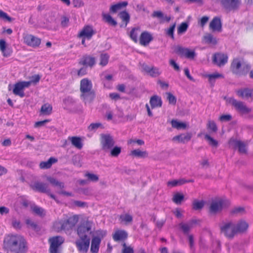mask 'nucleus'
<instances>
[{
  "mask_svg": "<svg viewBox=\"0 0 253 253\" xmlns=\"http://www.w3.org/2000/svg\"><path fill=\"white\" fill-rule=\"evenodd\" d=\"M209 28L213 32H221L222 30L221 19L218 17H214L211 21L209 25Z\"/></svg>",
  "mask_w": 253,
  "mask_h": 253,
  "instance_id": "a211bd4d",
  "label": "nucleus"
},
{
  "mask_svg": "<svg viewBox=\"0 0 253 253\" xmlns=\"http://www.w3.org/2000/svg\"><path fill=\"white\" fill-rule=\"evenodd\" d=\"M242 64L241 61L238 58H235L233 60L231 64V70L232 72L238 76L246 75L251 68L250 65L247 64L244 66L241 70Z\"/></svg>",
  "mask_w": 253,
  "mask_h": 253,
  "instance_id": "20e7f679",
  "label": "nucleus"
},
{
  "mask_svg": "<svg viewBox=\"0 0 253 253\" xmlns=\"http://www.w3.org/2000/svg\"><path fill=\"white\" fill-rule=\"evenodd\" d=\"M92 226L93 222L85 218L77 227L76 231L79 239L76 240L75 245L80 252L86 253L88 250Z\"/></svg>",
  "mask_w": 253,
  "mask_h": 253,
  "instance_id": "f257e3e1",
  "label": "nucleus"
},
{
  "mask_svg": "<svg viewBox=\"0 0 253 253\" xmlns=\"http://www.w3.org/2000/svg\"><path fill=\"white\" fill-rule=\"evenodd\" d=\"M4 246L13 253H26L28 247L24 237L18 234H9L3 240Z\"/></svg>",
  "mask_w": 253,
  "mask_h": 253,
  "instance_id": "f03ea898",
  "label": "nucleus"
},
{
  "mask_svg": "<svg viewBox=\"0 0 253 253\" xmlns=\"http://www.w3.org/2000/svg\"><path fill=\"white\" fill-rule=\"evenodd\" d=\"M176 23H174L172 25L170 26V27L168 29H165V33L166 34L170 37L172 39H174V31L175 28Z\"/></svg>",
  "mask_w": 253,
  "mask_h": 253,
  "instance_id": "09e8293b",
  "label": "nucleus"
},
{
  "mask_svg": "<svg viewBox=\"0 0 253 253\" xmlns=\"http://www.w3.org/2000/svg\"><path fill=\"white\" fill-rule=\"evenodd\" d=\"M220 229L225 236L229 239H232L235 235L234 223L231 221L223 222L220 225Z\"/></svg>",
  "mask_w": 253,
  "mask_h": 253,
  "instance_id": "1a4fd4ad",
  "label": "nucleus"
},
{
  "mask_svg": "<svg viewBox=\"0 0 253 253\" xmlns=\"http://www.w3.org/2000/svg\"><path fill=\"white\" fill-rule=\"evenodd\" d=\"M226 101L234 106L236 111L242 115L248 114L252 111V109L248 108L244 102L238 101L233 97L227 98Z\"/></svg>",
  "mask_w": 253,
  "mask_h": 253,
  "instance_id": "0eeeda50",
  "label": "nucleus"
},
{
  "mask_svg": "<svg viewBox=\"0 0 253 253\" xmlns=\"http://www.w3.org/2000/svg\"><path fill=\"white\" fill-rule=\"evenodd\" d=\"M228 61V56L226 54L216 53L212 57V62L219 67L224 66Z\"/></svg>",
  "mask_w": 253,
  "mask_h": 253,
  "instance_id": "2eb2a0df",
  "label": "nucleus"
},
{
  "mask_svg": "<svg viewBox=\"0 0 253 253\" xmlns=\"http://www.w3.org/2000/svg\"><path fill=\"white\" fill-rule=\"evenodd\" d=\"M235 235L245 233L248 228V223L244 220H240L236 223H234Z\"/></svg>",
  "mask_w": 253,
  "mask_h": 253,
  "instance_id": "f3484780",
  "label": "nucleus"
},
{
  "mask_svg": "<svg viewBox=\"0 0 253 253\" xmlns=\"http://www.w3.org/2000/svg\"><path fill=\"white\" fill-rule=\"evenodd\" d=\"M25 223L28 227L31 228L35 230L38 231L40 229L37 224L29 218L26 219Z\"/></svg>",
  "mask_w": 253,
  "mask_h": 253,
  "instance_id": "8fccbe9b",
  "label": "nucleus"
},
{
  "mask_svg": "<svg viewBox=\"0 0 253 253\" xmlns=\"http://www.w3.org/2000/svg\"><path fill=\"white\" fill-rule=\"evenodd\" d=\"M92 88V84L90 80L84 78L81 81V96L85 103L90 102L95 97V92Z\"/></svg>",
  "mask_w": 253,
  "mask_h": 253,
  "instance_id": "7ed1b4c3",
  "label": "nucleus"
},
{
  "mask_svg": "<svg viewBox=\"0 0 253 253\" xmlns=\"http://www.w3.org/2000/svg\"><path fill=\"white\" fill-rule=\"evenodd\" d=\"M64 242V238L60 236L50 237L48 239L49 253H61L60 247Z\"/></svg>",
  "mask_w": 253,
  "mask_h": 253,
  "instance_id": "423d86ee",
  "label": "nucleus"
},
{
  "mask_svg": "<svg viewBox=\"0 0 253 253\" xmlns=\"http://www.w3.org/2000/svg\"><path fill=\"white\" fill-rule=\"evenodd\" d=\"M130 155L135 157L141 158H144L148 157V153L147 151H142L139 149H135L131 151Z\"/></svg>",
  "mask_w": 253,
  "mask_h": 253,
  "instance_id": "7c9ffc66",
  "label": "nucleus"
},
{
  "mask_svg": "<svg viewBox=\"0 0 253 253\" xmlns=\"http://www.w3.org/2000/svg\"><path fill=\"white\" fill-rule=\"evenodd\" d=\"M98 128H103L104 126H103L102 124L100 123H91L88 126V130L89 131H95Z\"/></svg>",
  "mask_w": 253,
  "mask_h": 253,
  "instance_id": "864d4df0",
  "label": "nucleus"
},
{
  "mask_svg": "<svg viewBox=\"0 0 253 253\" xmlns=\"http://www.w3.org/2000/svg\"><path fill=\"white\" fill-rule=\"evenodd\" d=\"M47 180L48 182H49L52 185L58 187L60 189H63L64 187V183L62 182H60L58 181L56 179L51 177H47Z\"/></svg>",
  "mask_w": 253,
  "mask_h": 253,
  "instance_id": "c03bdc74",
  "label": "nucleus"
},
{
  "mask_svg": "<svg viewBox=\"0 0 253 253\" xmlns=\"http://www.w3.org/2000/svg\"><path fill=\"white\" fill-rule=\"evenodd\" d=\"M235 146L238 148L240 153L245 154L247 153L245 144L241 141L234 140Z\"/></svg>",
  "mask_w": 253,
  "mask_h": 253,
  "instance_id": "4c0bfd02",
  "label": "nucleus"
},
{
  "mask_svg": "<svg viewBox=\"0 0 253 253\" xmlns=\"http://www.w3.org/2000/svg\"><path fill=\"white\" fill-rule=\"evenodd\" d=\"M69 23V19L66 16H63L61 18V25L63 27L68 26Z\"/></svg>",
  "mask_w": 253,
  "mask_h": 253,
  "instance_id": "69168bd1",
  "label": "nucleus"
},
{
  "mask_svg": "<svg viewBox=\"0 0 253 253\" xmlns=\"http://www.w3.org/2000/svg\"><path fill=\"white\" fill-rule=\"evenodd\" d=\"M96 235L93 236L91 242L90 252L92 253H97L101 239L105 235V233L102 231H98Z\"/></svg>",
  "mask_w": 253,
  "mask_h": 253,
  "instance_id": "9d476101",
  "label": "nucleus"
},
{
  "mask_svg": "<svg viewBox=\"0 0 253 253\" xmlns=\"http://www.w3.org/2000/svg\"><path fill=\"white\" fill-rule=\"evenodd\" d=\"M179 227L185 235H188L190 229L192 228L188 223H180L179 224Z\"/></svg>",
  "mask_w": 253,
  "mask_h": 253,
  "instance_id": "a19ab883",
  "label": "nucleus"
},
{
  "mask_svg": "<svg viewBox=\"0 0 253 253\" xmlns=\"http://www.w3.org/2000/svg\"><path fill=\"white\" fill-rule=\"evenodd\" d=\"M153 40L152 35L148 32L145 31L141 33L139 39V43L143 46L147 45Z\"/></svg>",
  "mask_w": 253,
  "mask_h": 253,
  "instance_id": "412c9836",
  "label": "nucleus"
},
{
  "mask_svg": "<svg viewBox=\"0 0 253 253\" xmlns=\"http://www.w3.org/2000/svg\"><path fill=\"white\" fill-rule=\"evenodd\" d=\"M167 98L170 104L175 105L176 103V97L170 92H167Z\"/></svg>",
  "mask_w": 253,
  "mask_h": 253,
  "instance_id": "6e6d98bb",
  "label": "nucleus"
},
{
  "mask_svg": "<svg viewBox=\"0 0 253 253\" xmlns=\"http://www.w3.org/2000/svg\"><path fill=\"white\" fill-rule=\"evenodd\" d=\"M95 34V32L91 26L85 25L78 33V37H84L89 40Z\"/></svg>",
  "mask_w": 253,
  "mask_h": 253,
  "instance_id": "4468645a",
  "label": "nucleus"
},
{
  "mask_svg": "<svg viewBox=\"0 0 253 253\" xmlns=\"http://www.w3.org/2000/svg\"><path fill=\"white\" fill-rule=\"evenodd\" d=\"M192 134L190 132L182 133L180 135H176L172 138L173 141H177L178 142L185 143L191 139Z\"/></svg>",
  "mask_w": 253,
  "mask_h": 253,
  "instance_id": "5701e85b",
  "label": "nucleus"
},
{
  "mask_svg": "<svg viewBox=\"0 0 253 253\" xmlns=\"http://www.w3.org/2000/svg\"><path fill=\"white\" fill-rule=\"evenodd\" d=\"M188 24L186 22H182L177 28V33L178 34L184 33L187 30Z\"/></svg>",
  "mask_w": 253,
  "mask_h": 253,
  "instance_id": "603ef678",
  "label": "nucleus"
},
{
  "mask_svg": "<svg viewBox=\"0 0 253 253\" xmlns=\"http://www.w3.org/2000/svg\"><path fill=\"white\" fill-rule=\"evenodd\" d=\"M23 40L25 43L32 47H39L41 43V39L30 34L25 35Z\"/></svg>",
  "mask_w": 253,
  "mask_h": 253,
  "instance_id": "ddd939ff",
  "label": "nucleus"
},
{
  "mask_svg": "<svg viewBox=\"0 0 253 253\" xmlns=\"http://www.w3.org/2000/svg\"><path fill=\"white\" fill-rule=\"evenodd\" d=\"M73 205L77 207L84 208L87 206V203L80 201H74Z\"/></svg>",
  "mask_w": 253,
  "mask_h": 253,
  "instance_id": "e2e57ef3",
  "label": "nucleus"
},
{
  "mask_svg": "<svg viewBox=\"0 0 253 253\" xmlns=\"http://www.w3.org/2000/svg\"><path fill=\"white\" fill-rule=\"evenodd\" d=\"M186 180L184 179H181L179 180H173L171 181H169L167 182L168 186L172 187L177 186H180L186 183Z\"/></svg>",
  "mask_w": 253,
  "mask_h": 253,
  "instance_id": "c9c22d12",
  "label": "nucleus"
},
{
  "mask_svg": "<svg viewBox=\"0 0 253 253\" xmlns=\"http://www.w3.org/2000/svg\"><path fill=\"white\" fill-rule=\"evenodd\" d=\"M57 162V160L53 157H50L47 161L41 162L40 167L42 169H47L50 168L53 164Z\"/></svg>",
  "mask_w": 253,
  "mask_h": 253,
  "instance_id": "cd10ccee",
  "label": "nucleus"
},
{
  "mask_svg": "<svg viewBox=\"0 0 253 253\" xmlns=\"http://www.w3.org/2000/svg\"><path fill=\"white\" fill-rule=\"evenodd\" d=\"M30 186L34 191L41 193H47L50 191L46 184L39 181L35 182Z\"/></svg>",
  "mask_w": 253,
  "mask_h": 253,
  "instance_id": "dca6fc26",
  "label": "nucleus"
},
{
  "mask_svg": "<svg viewBox=\"0 0 253 253\" xmlns=\"http://www.w3.org/2000/svg\"><path fill=\"white\" fill-rule=\"evenodd\" d=\"M171 124L173 128L177 129H184L187 127V124L185 123L178 122L176 120H172Z\"/></svg>",
  "mask_w": 253,
  "mask_h": 253,
  "instance_id": "2f4dec72",
  "label": "nucleus"
},
{
  "mask_svg": "<svg viewBox=\"0 0 253 253\" xmlns=\"http://www.w3.org/2000/svg\"><path fill=\"white\" fill-rule=\"evenodd\" d=\"M208 77L210 82H212V80H214L216 79L222 78L223 77V75L220 74L216 73L212 74H209L207 76Z\"/></svg>",
  "mask_w": 253,
  "mask_h": 253,
  "instance_id": "680f3d73",
  "label": "nucleus"
},
{
  "mask_svg": "<svg viewBox=\"0 0 253 253\" xmlns=\"http://www.w3.org/2000/svg\"><path fill=\"white\" fill-rule=\"evenodd\" d=\"M122 253H134V251L132 248L128 247L126 243H124Z\"/></svg>",
  "mask_w": 253,
  "mask_h": 253,
  "instance_id": "052dcab7",
  "label": "nucleus"
},
{
  "mask_svg": "<svg viewBox=\"0 0 253 253\" xmlns=\"http://www.w3.org/2000/svg\"><path fill=\"white\" fill-rule=\"evenodd\" d=\"M203 40L205 42L208 44L216 45L217 43V41L216 38L210 33L206 34L203 37Z\"/></svg>",
  "mask_w": 253,
  "mask_h": 253,
  "instance_id": "c756f323",
  "label": "nucleus"
},
{
  "mask_svg": "<svg viewBox=\"0 0 253 253\" xmlns=\"http://www.w3.org/2000/svg\"><path fill=\"white\" fill-rule=\"evenodd\" d=\"M6 44L5 41L3 40H0V50L3 54V56L4 57H8L10 56L11 52H7L6 51Z\"/></svg>",
  "mask_w": 253,
  "mask_h": 253,
  "instance_id": "ea45409f",
  "label": "nucleus"
},
{
  "mask_svg": "<svg viewBox=\"0 0 253 253\" xmlns=\"http://www.w3.org/2000/svg\"><path fill=\"white\" fill-rule=\"evenodd\" d=\"M32 210L36 214L43 217L45 214V211L43 209L38 206L35 205L32 207Z\"/></svg>",
  "mask_w": 253,
  "mask_h": 253,
  "instance_id": "58836bf2",
  "label": "nucleus"
},
{
  "mask_svg": "<svg viewBox=\"0 0 253 253\" xmlns=\"http://www.w3.org/2000/svg\"><path fill=\"white\" fill-rule=\"evenodd\" d=\"M0 19L9 22H11L12 20V19L8 16L6 12L1 10H0Z\"/></svg>",
  "mask_w": 253,
  "mask_h": 253,
  "instance_id": "13d9d810",
  "label": "nucleus"
},
{
  "mask_svg": "<svg viewBox=\"0 0 253 253\" xmlns=\"http://www.w3.org/2000/svg\"><path fill=\"white\" fill-rule=\"evenodd\" d=\"M87 179L92 182H97L99 180L98 176L94 173L86 172L84 175Z\"/></svg>",
  "mask_w": 253,
  "mask_h": 253,
  "instance_id": "3c124183",
  "label": "nucleus"
},
{
  "mask_svg": "<svg viewBox=\"0 0 253 253\" xmlns=\"http://www.w3.org/2000/svg\"><path fill=\"white\" fill-rule=\"evenodd\" d=\"M149 102L152 109L161 107L162 105V100L161 97L157 95L151 96Z\"/></svg>",
  "mask_w": 253,
  "mask_h": 253,
  "instance_id": "393cba45",
  "label": "nucleus"
},
{
  "mask_svg": "<svg viewBox=\"0 0 253 253\" xmlns=\"http://www.w3.org/2000/svg\"><path fill=\"white\" fill-rule=\"evenodd\" d=\"M101 143L104 150H109L111 148V136L109 135L102 134Z\"/></svg>",
  "mask_w": 253,
  "mask_h": 253,
  "instance_id": "b1692460",
  "label": "nucleus"
},
{
  "mask_svg": "<svg viewBox=\"0 0 253 253\" xmlns=\"http://www.w3.org/2000/svg\"><path fill=\"white\" fill-rule=\"evenodd\" d=\"M222 7L227 12L237 10L241 4L240 0H220Z\"/></svg>",
  "mask_w": 253,
  "mask_h": 253,
  "instance_id": "9b49d317",
  "label": "nucleus"
},
{
  "mask_svg": "<svg viewBox=\"0 0 253 253\" xmlns=\"http://www.w3.org/2000/svg\"><path fill=\"white\" fill-rule=\"evenodd\" d=\"M232 116L230 115H221L219 118V120L221 122H227L231 120Z\"/></svg>",
  "mask_w": 253,
  "mask_h": 253,
  "instance_id": "338daca9",
  "label": "nucleus"
},
{
  "mask_svg": "<svg viewBox=\"0 0 253 253\" xmlns=\"http://www.w3.org/2000/svg\"><path fill=\"white\" fill-rule=\"evenodd\" d=\"M109 55L106 53H102L100 55V61L99 64L102 66H106L109 61Z\"/></svg>",
  "mask_w": 253,
  "mask_h": 253,
  "instance_id": "de8ad7c7",
  "label": "nucleus"
},
{
  "mask_svg": "<svg viewBox=\"0 0 253 253\" xmlns=\"http://www.w3.org/2000/svg\"><path fill=\"white\" fill-rule=\"evenodd\" d=\"M95 58L89 55H84L79 62V64L85 67H92L95 64Z\"/></svg>",
  "mask_w": 253,
  "mask_h": 253,
  "instance_id": "6ab92c4d",
  "label": "nucleus"
},
{
  "mask_svg": "<svg viewBox=\"0 0 253 253\" xmlns=\"http://www.w3.org/2000/svg\"><path fill=\"white\" fill-rule=\"evenodd\" d=\"M101 78L104 86L109 88L111 81V74H107L106 72H104L101 75Z\"/></svg>",
  "mask_w": 253,
  "mask_h": 253,
  "instance_id": "e433bc0d",
  "label": "nucleus"
},
{
  "mask_svg": "<svg viewBox=\"0 0 253 253\" xmlns=\"http://www.w3.org/2000/svg\"><path fill=\"white\" fill-rule=\"evenodd\" d=\"M79 220V216L78 215H74L70 216L64 220H61L56 222L55 224V226H60L61 230H69L74 228L77 224Z\"/></svg>",
  "mask_w": 253,
  "mask_h": 253,
  "instance_id": "39448f33",
  "label": "nucleus"
},
{
  "mask_svg": "<svg viewBox=\"0 0 253 253\" xmlns=\"http://www.w3.org/2000/svg\"><path fill=\"white\" fill-rule=\"evenodd\" d=\"M120 220L121 222H124L125 224L127 225L132 222L133 217L129 214L126 213L120 215Z\"/></svg>",
  "mask_w": 253,
  "mask_h": 253,
  "instance_id": "72a5a7b5",
  "label": "nucleus"
},
{
  "mask_svg": "<svg viewBox=\"0 0 253 253\" xmlns=\"http://www.w3.org/2000/svg\"><path fill=\"white\" fill-rule=\"evenodd\" d=\"M152 77H158L160 75V73L157 68H154V67H151L150 71L147 74Z\"/></svg>",
  "mask_w": 253,
  "mask_h": 253,
  "instance_id": "bf43d9fd",
  "label": "nucleus"
},
{
  "mask_svg": "<svg viewBox=\"0 0 253 253\" xmlns=\"http://www.w3.org/2000/svg\"><path fill=\"white\" fill-rule=\"evenodd\" d=\"M140 30L139 28L135 27L132 28L130 32V38L135 42H137L138 41V32Z\"/></svg>",
  "mask_w": 253,
  "mask_h": 253,
  "instance_id": "37998d69",
  "label": "nucleus"
},
{
  "mask_svg": "<svg viewBox=\"0 0 253 253\" xmlns=\"http://www.w3.org/2000/svg\"><path fill=\"white\" fill-rule=\"evenodd\" d=\"M13 93L14 95L19 96L21 98L25 96L24 89L18 82L14 84Z\"/></svg>",
  "mask_w": 253,
  "mask_h": 253,
  "instance_id": "bb28decb",
  "label": "nucleus"
},
{
  "mask_svg": "<svg viewBox=\"0 0 253 253\" xmlns=\"http://www.w3.org/2000/svg\"><path fill=\"white\" fill-rule=\"evenodd\" d=\"M128 236L127 233L124 230H117L113 235V238L114 241H123L127 239Z\"/></svg>",
  "mask_w": 253,
  "mask_h": 253,
  "instance_id": "4be33fe9",
  "label": "nucleus"
},
{
  "mask_svg": "<svg viewBox=\"0 0 253 253\" xmlns=\"http://www.w3.org/2000/svg\"><path fill=\"white\" fill-rule=\"evenodd\" d=\"M175 52L181 56H184L189 59H193L196 56L194 50H191L188 48L183 47L179 45L175 47Z\"/></svg>",
  "mask_w": 253,
  "mask_h": 253,
  "instance_id": "f8f14e48",
  "label": "nucleus"
},
{
  "mask_svg": "<svg viewBox=\"0 0 253 253\" xmlns=\"http://www.w3.org/2000/svg\"><path fill=\"white\" fill-rule=\"evenodd\" d=\"M128 4V2L126 1L118 2L117 4L112 5V12H116L118 10L125 7Z\"/></svg>",
  "mask_w": 253,
  "mask_h": 253,
  "instance_id": "f704fd0d",
  "label": "nucleus"
},
{
  "mask_svg": "<svg viewBox=\"0 0 253 253\" xmlns=\"http://www.w3.org/2000/svg\"><path fill=\"white\" fill-rule=\"evenodd\" d=\"M152 16L162 19L164 18V14L160 11H154L152 14Z\"/></svg>",
  "mask_w": 253,
  "mask_h": 253,
  "instance_id": "774afa93",
  "label": "nucleus"
},
{
  "mask_svg": "<svg viewBox=\"0 0 253 253\" xmlns=\"http://www.w3.org/2000/svg\"><path fill=\"white\" fill-rule=\"evenodd\" d=\"M119 16L120 17V18L122 20V21L125 22V24H121L120 25V27H126L130 20V16L128 13L126 11H123L120 12V13L119 14Z\"/></svg>",
  "mask_w": 253,
  "mask_h": 253,
  "instance_id": "c85d7f7f",
  "label": "nucleus"
},
{
  "mask_svg": "<svg viewBox=\"0 0 253 253\" xmlns=\"http://www.w3.org/2000/svg\"><path fill=\"white\" fill-rule=\"evenodd\" d=\"M121 150V147L116 146L112 148V157H117L120 154Z\"/></svg>",
  "mask_w": 253,
  "mask_h": 253,
  "instance_id": "4d7b16f0",
  "label": "nucleus"
},
{
  "mask_svg": "<svg viewBox=\"0 0 253 253\" xmlns=\"http://www.w3.org/2000/svg\"><path fill=\"white\" fill-rule=\"evenodd\" d=\"M237 94L242 98L248 99L253 97V88L246 87L236 91Z\"/></svg>",
  "mask_w": 253,
  "mask_h": 253,
  "instance_id": "aec40b11",
  "label": "nucleus"
},
{
  "mask_svg": "<svg viewBox=\"0 0 253 253\" xmlns=\"http://www.w3.org/2000/svg\"><path fill=\"white\" fill-rule=\"evenodd\" d=\"M72 144L78 149L81 150L83 147L82 138L79 136H69L68 137Z\"/></svg>",
  "mask_w": 253,
  "mask_h": 253,
  "instance_id": "a878e982",
  "label": "nucleus"
},
{
  "mask_svg": "<svg viewBox=\"0 0 253 253\" xmlns=\"http://www.w3.org/2000/svg\"><path fill=\"white\" fill-rule=\"evenodd\" d=\"M229 202L222 199H217L212 201L209 207V212L211 214H216L220 212L223 208L228 206Z\"/></svg>",
  "mask_w": 253,
  "mask_h": 253,
  "instance_id": "6e6552de",
  "label": "nucleus"
},
{
  "mask_svg": "<svg viewBox=\"0 0 253 253\" xmlns=\"http://www.w3.org/2000/svg\"><path fill=\"white\" fill-rule=\"evenodd\" d=\"M207 128L208 129L210 130L211 132H216L217 131V127L215 123V122L213 121H209L208 123L207 124Z\"/></svg>",
  "mask_w": 253,
  "mask_h": 253,
  "instance_id": "5fc2aeb1",
  "label": "nucleus"
},
{
  "mask_svg": "<svg viewBox=\"0 0 253 253\" xmlns=\"http://www.w3.org/2000/svg\"><path fill=\"white\" fill-rule=\"evenodd\" d=\"M52 110V106L48 103H45L42 106L41 112L43 115H49L51 113Z\"/></svg>",
  "mask_w": 253,
  "mask_h": 253,
  "instance_id": "473e14b6",
  "label": "nucleus"
},
{
  "mask_svg": "<svg viewBox=\"0 0 253 253\" xmlns=\"http://www.w3.org/2000/svg\"><path fill=\"white\" fill-rule=\"evenodd\" d=\"M205 205V202L203 201H198L197 200H195L192 204L193 209L194 210H202Z\"/></svg>",
  "mask_w": 253,
  "mask_h": 253,
  "instance_id": "a18cd8bd",
  "label": "nucleus"
},
{
  "mask_svg": "<svg viewBox=\"0 0 253 253\" xmlns=\"http://www.w3.org/2000/svg\"><path fill=\"white\" fill-rule=\"evenodd\" d=\"M184 199L183 194L180 193H175L172 198V201L176 204H180Z\"/></svg>",
  "mask_w": 253,
  "mask_h": 253,
  "instance_id": "79ce46f5",
  "label": "nucleus"
},
{
  "mask_svg": "<svg viewBox=\"0 0 253 253\" xmlns=\"http://www.w3.org/2000/svg\"><path fill=\"white\" fill-rule=\"evenodd\" d=\"M140 65L141 66V71L142 72H144L146 73L147 74L148 73V72L150 71V69L152 67L149 66L146 64L143 63H140Z\"/></svg>",
  "mask_w": 253,
  "mask_h": 253,
  "instance_id": "0e129e2a",
  "label": "nucleus"
},
{
  "mask_svg": "<svg viewBox=\"0 0 253 253\" xmlns=\"http://www.w3.org/2000/svg\"><path fill=\"white\" fill-rule=\"evenodd\" d=\"M205 138L208 141L210 145L217 147L218 144V141L215 139H213L210 135L208 134L205 135Z\"/></svg>",
  "mask_w": 253,
  "mask_h": 253,
  "instance_id": "49530a36",
  "label": "nucleus"
}]
</instances>
